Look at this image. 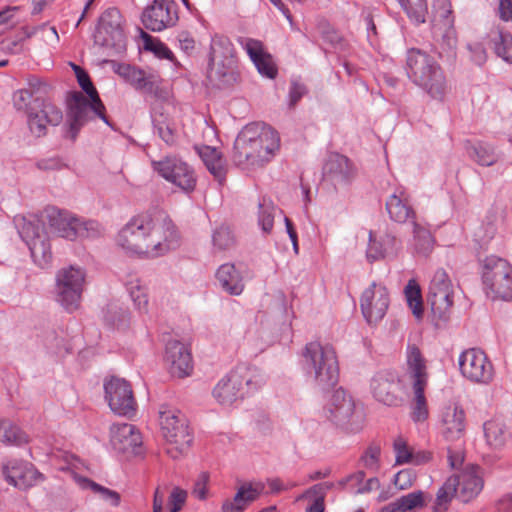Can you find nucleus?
Returning a JSON list of instances; mask_svg holds the SVG:
<instances>
[{"label":"nucleus","mask_w":512,"mask_h":512,"mask_svg":"<svg viewBox=\"0 0 512 512\" xmlns=\"http://www.w3.org/2000/svg\"><path fill=\"white\" fill-rule=\"evenodd\" d=\"M407 372L413 383L419 381L420 385H427L428 373L426 360L415 344H409L406 351Z\"/></svg>","instance_id":"nucleus-33"},{"label":"nucleus","mask_w":512,"mask_h":512,"mask_svg":"<svg viewBox=\"0 0 512 512\" xmlns=\"http://www.w3.org/2000/svg\"><path fill=\"white\" fill-rule=\"evenodd\" d=\"M46 217L50 230L62 238H94L101 233L97 221L82 220L67 210L49 207L46 209Z\"/></svg>","instance_id":"nucleus-7"},{"label":"nucleus","mask_w":512,"mask_h":512,"mask_svg":"<svg viewBox=\"0 0 512 512\" xmlns=\"http://www.w3.org/2000/svg\"><path fill=\"white\" fill-rule=\"evenodd\" d=\"M85 283V272L76 266L60 269L56 274V299L69 312L78 309Z\"/></svg>","instance_id":"nucleus-12"},{"label":"nucleus","mask_w":512,"mask_h":512,"mask_svg":"<svg viewBox=\"0 0 512 512\" xmlns=\"http://www.w3.org/2000/svg\"><path fill=\"white\" fill-rule=\"evenodd\" d=\"M178 20L177 4L174 0H154L142 15L143 25L153 32L174 27Z\"/></svg>","instance_id":"nucleus-19"},{"label":"nucleus","mask_w":512,"mask_h":512,"mask_svg":"<svg viewBox=\"0 0 512 512\" xmlns=\"http://www.w3.org/2000/svg\"><path fill=\"white\" fill-rule=\"evenodd\" d=\"M31 256L40 266H46L52 258L50 244L40 236H37L29 243Z\"/></svg>","instance_id":"nucleus-46"},{"label":"nucleus","mask_w":512,"mask_h":512,"mask_svg":"<svg viewBox=\"0 0 512 512\" xmlns=\"http://www.w3.org/2000/svg\"><path fill=\"white\" fill-rule=\"evenodd\" d=\"M265 383L266 377L259 368L241 363L218 381L213 397L220 405L230 406L246 394L258 391Z\"/></svg>","instance_id":"nucleus-3"},{"label":"nucleus","mask_w":512,"mask_h":512,"mask_svg":"<svg viewBox=\"0 0 512 512\" xmlns=\"http://www.w3.org/2000/svg\"><path fill=\"white\" fill-rule=\"evenodd\" d=\"M413 234L415 238L416 250L423 254L428 255L433 248V238L428 229L421 226L416 221H413Z\"/></svg>","instance_id":"nucleus-51"},{"label":"nucleus","mask_w":512,"mask_h":512,"mask_svg":"<svg viewBox=\"0 0 512 512\" xmlns=\"http://www.w3.org/2000/svg\"><path fill=\"white\" fill-rule=\"evenodd\" d=\"M152 170L165 181L184 193H191L197 185L194 168L177 155H167L159 160H151Z\"/></svg>","instance_id":"nucleus-11"},{"label":"nucleus","mask_w":512,"mask_h":512,"mask_svg":"<svg viewBox=\"0 0 512 512\" xmlns=\"http://www.w3.org/2000/svg\"><path fill=\"white\" fill-rule=\"evenodd\" d=\"M94 44L100 47L113 48L121 52L126 45V37L122 25V15L116 8H109L100 16L93 35Z\"/></svg>","instance_id":"nucleus-15"},{"label":"nucleus","mask_w":512,"mask_h":512,"mask_svg":"<svg viewBox=\"0 0 512 512\" xmlns=\"http://www.w3.org/2000/svg\"><path fill=\"white\" fill-rule=\"evenodd\" d=\"M96 117L100 118L108 126H111L105 114V106L100 98L98 100L95 98V101H92L80 92L74 93L67 114L72 139L76 138L80 129L88 121Z\"/></svg>","instance_id":"nucleus-13"},{"label":"nucleus","mask_w":512,"mask_h":512,"mask_svg":"<svg viewBox=\"0 0 512 512\" xmlns=\"http://www.w3.org/2000/svg\"><path fill=\"white\" fill-rule=\"evenodd\" d=\"M83 483L85 488L91 489L111 507H118L120 505L121 496L117 491L104 487L87 478L83 479Z\"/></svg>","instance_id":"nucleus-49"},{"label":"nucleus","mask_w":512,"mask_h":512,"mask_svg":"<svg viewBox=\"0 0 512 512\" xmlns=\"http://www.w3.org/2000/svg\"><path fill=\"white\" fill-rule=\"evenodd\" d=\"M27 434L8 420H0V442L20 446L28 443Z\"/></svg>","instance_id":"nucleus-42"},{"label":"nucleus","mask_w":512,"mask_h":512,"mask_svg":"<svg viewBox=\"0 0 512 512\" xmlns=\"http://www.w3.org/2000/svg\"><path fill=\"white\" fill-rule=\"evenodd\" d=\"M216 278L220 286L231 295H240L244 289L242 274L234 264L221 265L216 272Z\"/></svg>","instance_id":"nucleus-34"},{"label":"nucleus","mask_w":512,"mask_h":512,"mask_svg":"<svg viewBox=\"0 0 512 512\" xmlns=\"http://www.w3.org/2000/svg\"><path fill=\"white\" fill-rule=\"evenodd\" d=\"M159 422L162 436L165 439L166 453L172 459H179L186 455L193 442V435L186 416L177 408L161 405Z\"/></svg>","instance_id":"nucleus-6"},{"label":"nucleus","mask_w":512,"mask_h":512,"mask_svg":"<svg viewBox=\"0 0 512 512\" xmlns=\"http://www.w3.org/2000/svg\"><path fill=\"white\" fill-rule=\"evenodd\" d=\"M459 369L463 377L478 384H489L494 377L493 365L478 348H470L459 356Z\"/></svg>","instance_id":"nucleus-17"},{"label":"nucleus","mask_w":512,"mask_h":512,"mask_svg":"<svg viewBox=\"0 0 512 512\" xmlns=\"http://www.w3.org/2000/svg\"><path fill=\"white\" fill-rule=\"evenodd\" d=\"M13 105L16 110L26 113L28 127L36 137L46 135L47 125L57 126L63 119L60 108L33 95V91L28 89H19L14 92Z\"/></svg>","instance_id":"nucleus-4"},{"label":"nucleus","mask_w":512,"mask_h":512,"mask_svg":"<svg viewBox=\"0 0 512 512\" xmlns=\"http://www.w3.org/2000/svg\"><path fill=\"white\" fill-rule=\"evenodd\" d=\"M394 451H395V458H396V464H404L409 462H415L420 463L418 459L414 460V456L412 451L407 445V442L402 437H398L394 441Z\"/></svg>","instance_id":"nucleus-56"},{"label":"nucleus","mask_w":512,"mask_h":512,"mask_svg":"<svg viewBox=\"0 0 512 512\" xmlns=\"http://www.w3.org/2000/svg\"><path fill=\"white\" fill-rule=\"evenodd\" d=\"M197 152L208 171L221 183L226 173L225 161L221 153L211 146L199 147L197 148Z\"/></svg>","instance_id":"nucleus-36"},{"label":"nucleus","mask_w":512,"mask_h":512,"mask_svg":"<svg viewBox=\"0 0 512 512\" xmlns=\"http://www.w3.org/2000/svg\"><path fill=\"white\" fill-rule=\"evenodd\" d=\"M236 60L234 46L230 39L223 35H215L211 39L209 63Z\"/></svg>","instance_id":"nucleus-37"},{"label":"nucleus","mask_w":512,"mask_h":512,"mask_svg":"<svg viewBox=\"0 0 512 512\" xmlns=\"http://www.w3.org/2000/svg\"><path fill=\"white\" fill-rule=\"evenodd\" d=\"M452 295V283L448 274L445 270L438 269L430 281L427 296V301L435 319L440 321L448 319L453 305Z\"/></svg>","instance_id":"nucleus-16"},{"label":"nucleus","mask_w":512,"mask_h":512,"mask_svg":"<svg viewBox=\"0 0 512 512\" xmlns=\"http://www.w3.org/2000/svg\"><path fill=\"white\" fill-rule=\"evenodd\" d=\"M404 68L411 82L432 98L442 100L447 94L448 84L441 66L425 51L409 49Z\"/></svg>","instance_id":"nucleus-2"},{"label":"nucleus","mask_w":512,"mask_h":512,"mask_svg":"<svg viewBox=\"0 0 512 512\" xmlns=\"http://www.w3.org/2000/svg\"><path fill=\"white\" fill-rule=\"evenodd\" d=\"M158 136L169 146L176 143V133L174 129L166 122H156L154 124Z\"/></svg>","instance_id":"nucleus-61"},{"label":"nucleus","mask_w":512,"mask_h":512,"mask_svg":"<svg viewBox=\"0 0 512 512\" xmlns=\"http://www.w3.org/2000/svg\"><path fill=\"white\" fill-rule=\"evenodd\" d=\"M209 476L207 473H201L194 484L193 495L199 499L204 500L207 497V483Z\"/></svg>","instance_id":"nucleus-64"},{"label":"nucleus","mask_w":512,"mask_h":512,"mask_svg":"<svg viewBox=\"0 0 512 512\" xmlns=\"http://www.w3.org/2000/svg\"><path fill=\"white\" fill-rule=\"evenodd\" d=\"M324 416L333 426L347 433H355L362 428L361 412L356 410L353 397L341 388L332 394L324 408Z\"/></svg>","instance_id":"nucleus-8"},{"label":"nucleus","mask_w":512,"mask_h":512,"mask_svg":"<svg viewBox=\"0 0 512 512\" xmlns=\"http://www.w3.org/2000/svg\"><path fill=\"white\" fill-rule=\"evenodd\" d=\"M468 156L477 164L485 167L493 166L500 159V153L490 143L479 141L466 147Z\"/></svg>","instance_id":"nucleus-35"},{"label":"nucleus","mask_w":512,"mask_h":512,"mask_svg":"<svg viewBox=\"0 0 512 512\" xmlns=\"http://www.w3.org/2000/svg\"><path fill=\"white\" fill-rule=\"evenodd\" d=\"M207 77L213 85L219 88L234 85L239 79L237 61L228 60L212 64L209 63Z\"/></svg>","instance_id":"nucleus-31"},{"label":"nucleus","mask_w":512,"mask_h":512,"mask_svg":"<svg viewBox=\"0 0 512 512\" xmlns=\"http://www.w3.org/2000/svg\"><path fill=\"white\" fill-rule=\"evenodd\" d=\"M332 483L314 485L309 492L318 495L312 504L306 509V512H324L325 511V490L330 489Z\"/></svg>","instance_id":"nucleus-58"},{"label":"nucleus","mask_w":512,"mask_h":512,"mask_svg":"<svg viewBox=\"0 0 512 512\" xmlns=\"http://www.w3.org/2000/svg\"><path fill=\"white\" fill-rule=\"evenodd\" d=\"M105 398L109 407L118 415L130 416L136 411V401L131 385L125 380L112 377L104 383Z\"/></svg>","instance_id":"nucleus-18"},{"label":"nucleus","mask_w":512,"mask_h":512,"mask_svg":"<svg viewBox=\"0 0 512 512\" xmlns=\"http://www.w3.org/2000/svg\"><path fill=\"white\" fill-rule=\"evenodd\" d=\"M386 210L391 220L397 223H406L415 221V211L412 208L408 195L399 188L386 201Z\"/></svg>","instance_id":"nucleus-30"},{"label":"nucleus","mask_w":512,"mask_h":512,"mask_svg":"<svg viewBox=\"0 0 512 512\" xmlns=\"http://www.w3.org/2000/svg\"><path fill=\"white\" fill-rule=\"evenodd\" d=\"M258 209V224L263 232L270 233L277 208L271 200L262 198L258 203Z\"/></svg>","instance_id":"nucleus-45"},{"label":"nucleus","mask_w":512,"mask_h":512,"mask_svg":"<svg viewBox=\"0 0 512 512\" xmlns=\"http://www.w3.org/2000/svg\"><path fill=\"white\" fill-rule=\"evenodd\" d=\"M452 477L458 480V498L462 502L471 501L483 489L481 468L477 465H468L459 475Z\"/></svg>","instance_id":"nucleus-27"},{"label":"nucleus","mask_w":512,"mask_h":512,"mask_svg":"<svg viewBox=\"0 0 512 512\" xmlns=\"http://www.w3.org/2000/svg\"><path fill=\"white\" fill-rule=\"evenodd\" d=\"M3 475L7 482L19 489H28L43 481V475L26 461L13 460L3 466Z\"/></svg>","instance_id":"nucleus-22"},{"label":"nucleus","mask_w":512,"mask_h":512,"mask_svg":"<svg viewBox=\"0 0 512 512\" xmlns=\"http://www.w3.org/2000/svg\"><path fill=\"white\" fill-rule=\"evenodd\" d=\"M278 133L258 123L246 125L234 142L233 160L244 169L261 167L279 149Z\"/></svg>","instance_id":"nucleus-1"},{"label":"nucleus","mask_w":512,"mask_h":512,"mask_svg":"<svg viewBox=\"0 0 512 512\" xmlns=\"http://www.w3.org/2000/svg\"><path fill=\"white\" fill-rule=\"evenodd\" d=\"M416 479V475L412 469H403L394 477V484L401 490H405L412 486Z\"/></svg>","instance_id":"nucleus-62"},{"label":"nucleus","mask_w":512,"mask_h":512,"mask_svg":"<svg viewBox=\"0 0 512 512\" xmlns=\"http://www.w3.org/2000/svg\"><path fill=\"white\" fill-rule=\"evenodd\" d=\"M424 506V492L413 491L384 506L380 512H407Z\"/></svg>","instance_id":"nucleus-39"},{"label":"nucleus","mask_w":512,"mask_h":512,"mask_svg":"<svg viewBox=\"0 0 512 512\" xmlns=\"http://www.w3.org/2000/svg\"><path fill=\"white\" fill-rule=\"evenodd\" d=\"M465 430V412L457 404L444 408L441 415V431L447 441L460 439Z\"/></svg>","instance_id":"nucleus-28"},{"label":"nucleus","mask_w":512,"mask_h":512,"mask_svg":"<svg viewBox=\"0 0 512 512\" xmlns=\"http://www.w3.org/2000/svg\"><path fill=\"white\" fill-rule=\"evenodd\" d=\"M458 480L455 477H449L439 488L436 494V500L433 506L434 512H446L452 499L458 497Z\"/></svg>","instance_id":"nucleus-40"},{"label":"nucleus","mask_w":512,"mask_h":512,"mask_svg":"<svg viewBox=\"0 0 512 512\" xmlns=\"http://www.w3.org/2000/svg\"><path fill=\"white\" fill-rule=\"evenodd\" d=\"M410 21L422 24L426 21L428 5L426 0H397Z\"/></svg>","instance_id":"nucleus-43"},{"label":"nucleus","mask_w":512,"mask_h":512,"mask_svg":"<svg viewBox=\"0 0 512 512\" xmlns=\"http://www.w3.org/2000/svg\"><path fill=\"white\" fill-rule=\"evenodd\" d=\"M374 398L387 406H399L403 402L401 381L395 373L379 372L371 380Z\"/></svg>","instance_id":"nucleus-21"},{"label":"nucleus","mask_w":512,"mask_h":512,"mask_svg":"<svg viewBox=\"0 0 512 512\" xmlns=\"http://www.w3.org/2000/svg\"><path fill=\"white\" fill-rule=\"evenodd\" d=\"M405 297L412 314L421 320L424 314L421 289L415 279H410L404 289Z\"/></svg>","instance_id":"nucleus-41"},{"label":"nucleus","mask_w":512,"mask_h":512,"mask_svg":"<svg viewBox=\"0 0 512 512\" xmlns=\"http://www.w3.org/2000/svg\"><path fill=\"white\" fill-rule=\"evenodd\" d=\"M141 38L145 50L152 52L159 59L173 60V52L159 39L152 37L144 31H141Z\"/></svg>","instance_id":"nucleus-50"},{"label":"nucleus","mask_w":512,"mask_h":512,"mask_svg":"<svg viewBox=\"0 0 512 512\" xmlns=\"http://www.w3.org/2000/svg\"><path fill=\"white\" fill-rule=\"evenodd\" d=\"M149 214L132 217L119 231L117 244L126 253L148 258Z\"/></svg>","instance_id":"nucleus-14"},{"label":"nucleus","mask_w":512,"mask_h":512,"mask_svg":"<svg viewBox=\"0 0 512 512\" xmlns=\"http://www.w3.org/2000/svg\"><path fill=\"white\" fill-rule=\"evenodd\" d=\"M165 360L170 364L172 375L179 378L188 376L192 371V356L188 348L178 340L166 344Z\"/></svg>","instance_id":"nucleus-24"},{"label":"nucleus","mask_w":512,"mask_h":512,"mask_svg":"<svg viewBox=\"0 0 512 512\" xmlns=\"http://www.w3.org/2000/svg\"><path fill=\"white\" fill-rule=\"evenodd\" d=\"M303 365L309 376L320 389H329L336 385L339 377V365L334 347L312 341L302 351Z\"/></svg>","instance_id":"nucleus-5"},{"label":"nucleus","mask_w":512,"mask_h":512,"mask_svg":"<svg viewBox=\"0 0 512 512\" xmlns=\"http://www.w3.org/2000/svg\"><path fill=\"white\" fill-rule=\"evenodd\" d=\"M389 304L387 288L375 282L365 289L360 300L362 314L369 324L380 322L386 315Z\"/></svg>","instance_id":"nucleus-20"},{"label":"nucleus","mask_w":512,"mask_h":512,"mask_svg":"<svg viewBox=\"0 0 512 512\" xmlns=\"http://www.w3.org/2000/svg\"><path fill=\"white\" fill-rule=\"evenodd\" d=\"M127 290L132 301L139 311H147L148 296L145 287L138 278L131 279L127 283Z\"/></svg>","instance_id":"nucleus-52"},{"label":"nucleus","mask_w":512,"mask_h":512,"mask_svg":"<svg viewBox=\"0 0 512 512\" xmlns=\"http://www.w3.org/2000/svg\"><path fill=\"white\" fill-rule=\"evenodd\" d=\"M426 386L427 385H420L419 381H417V383H413L412 388L414 392L415 406L412 415L414 421H423L428 416L426 398L424 395Z\"/></svg>","instance_id":"nucleus-53"},{"label":"nucleus","mask_w":512,"mask_h":512,"mask_svg":"<svg viewBox=\"0 0 512 512\" xmlns=\"http://www.w3.org/2000/svg\"><path fill=\"white\" fill-rule=\"evenodd\" d=\"M434 10V29H450L453 28V17L451 3L449 0H436L433 6Z\"/></svg>","instance_id":"nucleus-44"},{"label":"nucleus","mask_w":512,"mask_h":512,"mask_svg":"<svg viewBox=\"0 0 512 512\" xmlns=\"http://www.w3.org/2000/svg\"><path fill=\"white\" fill-rule=\"evenodd\" d=\"M148 258H157L176 249L180 244L179 231L165 212L149 214Z\"/></svg>","instance_id":"nucleus-10"},{"label":"nucleus","mask_w":512,"mask_h":512,"mask_svg":"<svg viewBox=\"0 0 512 512\" xmlns=\"http://www.w3.org/2000/svg\"><path fill=\"white\" fill-rule=\"evenodd\" d=\"M483 428L486 442L490 447L501 448L510 438L506 425L498 419L485 422Z\"/></svg>","instance_id":"nucleus-38"},{"label":"nucleus","mask_w":512,"mask_h":512,"mask_svg":"<svg viewBox=\"0 0 512 512\" xmlns=\"http://www.w3.org/2000/svg\"><path fill=\"white\" fill-rule=\"evenodd\" d=\"M187 498V492L179 487L173 488L168 500L169 512H178L182 509Z\"/></svg>","instance_id":"nucleus-60"},{"label":"nucleus","mask_w":512,"mask_h":512,"mask_svg":"<svg viewBox=\"0 0 512 512\" xmlns=\"http://www.w3.org/2000/svg\"><path fill=\"white\" fill-rule=\"evenodd\" d=\"M496 54L506 62L512 63V35L498 30L492 38Z\"/></svg>","instance_id":"nucleus-48"},{"label":"nucleus","mask_w":512,"mask_h":512,"mask_svg":"<svg viewBox=\"0 0 512 512\" xmlns=\"http://www.w3.org/2000/svg\"><path fill=\"white\" fill-rule=\"evenodd\" d=\"M381 449L378 445H370L361 457L364 467L376 470L378 468Z\"/></svg>","instance_id":"nucleus-59"},{"label":"nucleus","mask_w":512,"mask_h":512,"mask_svg":"<svg viewBox=\"0 0 512 512\" xmlns=\"http://www.w3.org/2000/svg\"><path fill=\"white\" fill-rule=\"evenodd\" d=\"M265 484L261 481L248 482L241 485L233 499H226L221 507L222 512H243L264 492Z\"/></svg>","instance_id":"nucleus-26"},{"label":"nucleus","mask_w":512,"mask_h":512,"mask_svg":"<svg viewBox=\"0 0 512 512\" xmlns=\"http://www.w3.org/2000/svg\"><path fill=\"white\" fill-rule=\"evenodd\" d=\"M136 90L148 93L155 98L162 99L166 97V91L162 87L163 79L156 72H146L135 67L126 80Z\"/></svg>","instance_id":"nucleus-29"},{"label":"nucleus","mask_w":512,"mask_h":512,"mask_svg":"<svg viewBox=\"0 0 512 512\" xmlns=\"http://www.w3.org/2000/svg\"><path fill=\"white\" fill-rule=\"evenodd\" d=\"M239 43L245 49L261 75L271 79L277 75V68L272 56L264 50L261 41L252 38H240Z\"/></svg>","instance_id":"nucleus-25"},{"label":"nucleus","mask_w":512,"mask_h":512,"mask_svg":"<svg viewBox=\"0 0 512 512\" xmlns=\"http://www.w3.org/2000/svg\"><path fill=\"white\" fill-rule=\"evenodd\" d=\"M212 241L214 247L217 249L226 250L234 245L235 239L230 228L228 226L221 225L214 231Z\"/></svg>","instance_id":"nucleus-55"},{"label":"nucleus","mask_w":512,"mask_h":512,"mask_svg":"<svg viewBox=\"0 0 512 512\" xmlns=\"http://www.w3.org/2000/svg\"><path fill=\"white\" fill-rule=\"evenodd\" d=\"M72 67L74 69V72L77 77V81H78L80 87L82 88V90L88 95V97L92 101H95V98L98 100V98H100V97L98 95L96 88L94 87L93 83L91 82L89 75L81 67H79L75 64H72Z\"/></svg>","instance_id":"nucleus-57"},{"label":"nucleus","mask_w":512,"mask_h":512,"mask_svg":"<svg viewBox=\"0 0 512 512\" xmlns=\"http://www.w3.org/2000/svg\"><path fill=\"white\" fill-rule=\"evenodd\" d=\"M317 30L325 44L335 50L343 51L345 49V40L329 23L325 21L320 22L317 26Z\"/></svg>","instance_id":"nucleus-47"},{"label":"nucleus","mask_w":512,"mask_h":512,"mask_svg":"<svg viewBox=\"0 0 512 512\" xmlns=\"http://www.w3.org/2000/svg\"><path fill=\"white\" fill-rule=\"evenodd\" d=\"M482 280L486 294L495 299L512 300V265L495 255L483 261Z\"/></svg>","instance_id":"nucleus-9"},{"label":"nucleus","mask_w":512,"mask_h":512,"mask_svg":"<svg viewBox=\"0 0 512 512\" xmlns=\"http://www.w3.org/2000/svg\"><path fill=\"white\" fill-rule=\"evenodd\" d=\"M457 39L455 30L453 28L444 29L441 40L438 44L439 56L445 57L448 60L455 58L456 56Z\"/></svg>","instance_id":"nucleus-54"},{"label":"nucleus","mask_w":512,"mask_h":512,"mask_svg":"<svg viewBox=\"0 0 512 512\" xmlns=\"http://www.w3.org/2000/svg\"><path fill=\"white\" fill-rule=\"evenodd\" d=\"M369 262H374L384 257L382 245L373 238V232H369V245L366 251Z\"/></svg>","instance_id":"nucleus-63"},{"label":"nucleus","mask_w":512,"mask_h":512,"mask_svg":"<svg viewBox=\"0 0 512 512\" xmlns=\"http://www.w3.org/2000/svg\"><path fill=\"white\" fill-rule=\"evenodd\" d=\"M325 174L336 184H347L355 175L350 160L341 154H331L324 166Z\"/></svg>","instance_id":"nucleus-32"},{"label":"nucleus","mask_w":512,"mask_h":512,"mask_svg":"<svg viewBox=\"0 0 512 512\" xmlns=\"http://www.w3.org/2000/svg\"><path fill=\"white\" fill-rule=\"evenodd\" d=\"M110 443L119 453L137 454L142 437L136 427L129 423H114L110 427Z\"/></svg>","instance_id":"nucleus-23"}]
</instances>
